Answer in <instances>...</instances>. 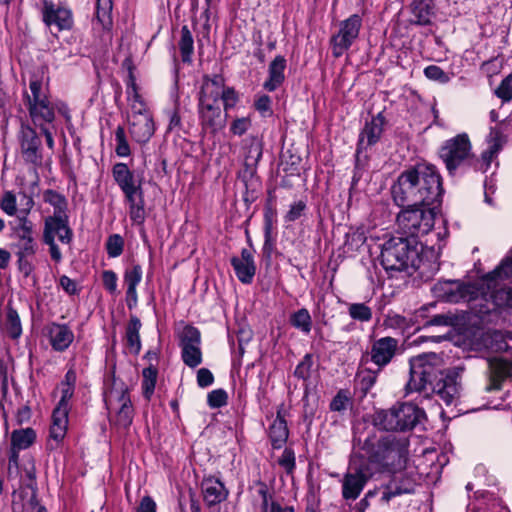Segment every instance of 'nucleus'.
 Returning <instances> with one entry per match:
<instances>
[{"label":"nucleus","mask_w":512,"mask_h":512,"mask_svg":"<svg viewBox=\"0 0 512 512\" xmlns=\"http://www.w3.org/2000/svg\"><path fill=\"white\" fill-rule=\"evenodd\" d=\"M348 402L349 397L347 393L343 390H340L332 399L330 403V409L332 411L341 412L346 409Z\"/></svg>","instance_id":"62"},{"label":"nucleus","mask_w":512,"mask_h":512,"mask_svg":"<svg viewBox=\"0 0 512 512\" xmlns=\"http://www.w3.org/2000/svg\"><path fill=\"white\" fill-rule=\"evenodd\" d=\"M425 418V412L412 403H402L374 415L375 426L383 430L406 431L415 428Z\"/></svg>","instance_id":"6"},{"label":"nucleus","mask_w":512,"mask_h":512,"mask_svg":"<svg viewBox=\"0 0 512 512\" xmlns=\"http://www.w3.org/2000/svg\"><path fill=\"white\" fill-rule=\"evenodd\" d=\"M112 0H96V18L103 25L111 23Z\"/></svg>","instance_id":"47"},{"label":"nucleus","mask_w":512,"mask_h":512,"mask_svg":"<svg viewBox=\"0 0 512 512\" xmlns=\"http://www.w3.org/2000/svg\"><path fill=\"white\" fill-rule=\"evenodd\" d=\"M22 512H47L46 508L39 503L36 491H33L31 497L22 505Z\"/></svg>","instance_id":"63"},{"label":"nucleus","mask_w":512,"mask_h":512,"mask_svg":"<svg viewBox=\"0 0 512 512\" xmlns=\"http://www.w3.org/2000/svg\"><path fill=\"white\" fill-rule=\"evenodd\" d=\"M4 330L12 339H18L22 334L20 317L18 312L12 307L7 309Z\"/></svg>","instance_id":"39"},{"label":"nucleus","mask_w":512,"mask_h":512,"mask_svg":"<svg viewBox=\"0 0 512 512\" xmlns=\"http://www.w3.org/2000/svg\"><path fill=\"white\" fill-rule=\"evenodd\" d=\"M129 206L144 203L142 186L122 191Z\"/></svg>","instance_id":"61"},{"label":"nucleus","mask_w":512,"mask_h":512,"mask_svg":"<svg viewBox=\"0 0 512 512\" xmlns=\"http://www.w3.org/2000/svg\"><path fill=\"white\" fill-rule=\"evenodd\" d=\"M287 61L284 56L277 55L268 66V77L263 83V88L269 92L278 89L285 81Z\"/></svg>","instance_id":"27"},{"label":"nucleus","mask_w":512,"mask_h":512,"mask_svg":"<svg viewBox=\"0 0 512 512\" xmlns=\"http://www.w3.org/2000/svg\"><path fill=\"white\" fill-rule=\"evenodd\" d=\"M268 436L274 449H280L286 443L289 436V429L287 427V422L281 413V410L277 411L276 417L270 424L268 429Z\"/></svg>","instance_id":"28"},{"label":"nucleus","mask_w":512,"mask_h":512,"mask_svg":"<svg viewBox=\"0 0 512 512\" xmlns=\"http://www.w3.org/2000/svg\"><path fill=\"white\" fill-rule=\"evenodd\" d=\"M372 473L367 464L351 466L341 479V494L344 500L354 501L363 491Z\"/></svg>","instance_id":"13"},{"label":"nucleus","mask_w":512,"mask_h":512,"mask_svg":"<svg viewBox=\"0 0 512 512\" xmlns=\"http://www.w3.org/2000/svg\"><path fill=\"white\" fill-rule=\"evenodd\" d=\"M28 111L33 123L40 127L52 123L55 119L54 108L49 100L33 104Z\"/></svg>","instance_id":"30"},{"label":"nucleus","mask_w":512,"mask_h":512,"mask_svg":"<svg viewBox=\"0 0 512 512\" xmlns=\"http://www.w3.org/2000/svg\"><path fill=\"white\" fill-rule=\"evenodd\" d=\"M0 208L8 216H14L17 213L16 196L11 191H6L0 198Z\"/></svg>","instance_id":"51"},{"label":"nucleus","mask_w":512,"mask_h":512,"mask_svg":"<svg viewBox=\"0 0 512 512\" xmlns=\"http://www.w3.org/2000/svg\"><path fill=\"white\" fill-rule=\"evenodd\" d=\"M414 481L407 476H395L382 488L381 501L388 503L392 498L414 492Z\"/></svg>","instance_id":"25"},{"label":"nucleus","mask_w":512,"mask_h":512,"mask_svg":"<svg viewBox=\"0 0 512 512\" xmlns=\"http://www.w3.org/2000/svg\"><path fill=\"white\" fill-rule=\"evenodd\" d=\"M399 351V341L393 337L376 339L370 350V359L377 365L378 371L387 366Z\"/></svg>","instance_id":"17"},{"label":"nucleus","mask_w":512,"mask_h":512,"mask_svg":"<svg viewBox=\"0 0 512 512\" xmlns=\"http://www.w3.org/2000/svg\"><path fill=\"white\" fill-rule=\"evenodd\" d=\"M68 409L55 407L52 413V425L50 427V437L56 442H60L66 435L68 426Z\"/></svg>","instance_id":"31"},{"label":"nucleus","mask_w":512,"mask_h":512,"mask_svg":"<svg viewBox=\"0 0 512 512\" xmlns=\"http://www.w3.org/2000/svg\"><path fill=\"white\" fill-rule=\"evenodd\" d=\"M104 401L111 423L124 429L132 424L134 409L124 382L113 378L111 387L104 393Z\"/></svg>","instance_id":"7"},{"label":"nucleus","mask_w":512,"mask_h":512,"mask_svg":"<svg viewBox=\"0 0 512 512\" xmlns=\"http://www.w3.org/2000/svg\"><path fill=\"white\" fill-rule=\"evenodd\" d=\"M116 148L115 152L119 157H128L130 155V147L126 139L125 130L122 126H118L115 131Z\"/></svg>","instance_id":"48"},{"label":"nucleus","mask_w":512,"mask_h":512,"mask_svg":"<svg viewBox=\"0 0 512 512\" xmlns=\"http://www.w3.org/2000/svg\"><path fill=\"white\" fill-rule=\"evenodd\" d=\"M179 346L181 358L185 365L195 368L202 363L201 334L200 331L191 325H186L181 334Z\"/></svg>","instance_id":"12"},{"label":"nucleus","mask_w":512,"mask_h":512,"mask_svg":"<svg viewBox=\"0 0 512 512\" xmlns=\"http://www.w3.org/2000/svg\"><path fill=\"white\" fill-rule=\"evenodd\" d=\"M124 249V240L119 234L110 235L106 241V251L109 257L120 256Z\"/></svg>","instance_id":"49"},{"label":"nucleus","mask_w":512,"mask_h":512,"mask_svg":"<svg viewBox=\"0 0 512 512\" xmlns=\"http://www.w3.org/2000/svg\"><path fill=\"white\" fill-rule=\"evenodd\" d=\"M255 109L263 116H271L273 111L271 108V98L268 95L259 96L254 103Z\"/></svg>","instance_id":"58"},{"label":"nucleus","mask_w":512,"mask_h":512,"mask_svg":"<svg viewBox=\"0 0 512 512\" xmlns=\"http://www.w3.org/2000/svg\"><path fill=\"white\" fill-rule=\"evenodd\" d=\"M179 50L181 53L183 62H190L191 56L194 51V40L192 33L190 32L188 26L184 25L181 28V38L179 41Z\"/></svg>","instance_id":"40"},{"label":"nucleus","mask_w":512,"mask_h":512,"mask_svg":"<svg viewBox=\"0 0 512 512\" xmlns=\"http://www.w3.org/2000/svg\"><path fill=\"white\" fill-rule=\"evenodd\" d=\"M29 89L31 94H25L28 108L33 104L41 103L49 100L47 95V87L43 84L42 80L33 76L30 79Z\"/></svg>","instance_id":"35"},{"label":"nucleus","mask_w":512,"mask_h":512,"mask_svg":"<svg viewBox=\"0 0 512 512\" xmlns=\"http://www.w3.org/2000/svg\"><path fill=\"white\" fill-rule=\"evenodd\" d=\"M262 156V148L258 143H252L247 150L244 161L242 178L244 181L252 179L256 174L257 164Z\"/></svg>","instance_id":"33"},{"label":"nucleus","mask_w":512,"mask_h":512,"mask_svg":"<svg viewBox=\"0 0 512 512\" xmlns=\"http://www.w3.org/2000/svg\"><path fill=\"white\" fill-rule=\"evenodd\" d=\"M251 127L250 117L236 118L230 126V131L234 135L241 136L245 134Z\"/></svg>","instance_id":"57"},{"label":"nucleus","mask_w":512,"mask_h":512,"mask_svg":"<svg viewBox=\"0 0 512 512\" xmlns=\"http://www.w3.org/2000/svg\"><path fill=\"white\" fill-rule=\"evenodd\" d=\"M354 448L365 451L370 464L383 472L396 473L406 467L408 460V439L395 434L382 436L367 435L362 440L355 436L353 439Z\"/></svg>","instance_id":"3"},{"label":"nucleus","mask_w":512,"mask_h":512,"mask_svg":"<svg viewBox=\"0 0 512 512\" xmlns=\"http://www.w3.org/2000/svg\"><path fill=\"white\" fill-rule=\"evenodd\" d=\"M362 26V18L353 14L339 23V30L331 37L330 44L334 57H341L358 38Z\"/></svg>","instance_id":"11"},{"label":"nucleus","mask_w":512,"mask_h":512,"mask_svg":"<svg viewBox=\"0 0 512 512\" xmlns=\"http://www.w3.org/2000/svg\"><path fill=\"white\" fill-rule=\"evenodd\" d=\"M385 117L382 112H379L376 116L372 117L369 122H366L365 126L359 134L357 144V157H359L363 150L368 147L375 145L381 138L383 133V126L385 124Z\"/></svg>","instance_id":"18"},{"label":"nucleus","mask_w":512,"mask_h":512,"mask_svg":"<svg viewBox=\"0 0 512 512\" xmlns=\"http://www.w3.org/2000/svg\"><path fill=\"white\" fill-rule=\"evenodd\" d=\"M380 260L388 273L406 271L411 274L421 262L417 240L391 237L382 245Z\"/></svg>","instance_id":"5"},{"label":"nucleus","mask_w":512,"mask_h":512,"mask_svg":"<svg viewBox=\"0 0 512 512\" xmlns=\"http://www.w3.org/2000/svg\"><path fill=\"white\" fill-rule=\"evenodd\" d=\"M499 149V145L497 143H494L488 150L484 151L481 155V160L478 161V165L476 166V168L486 171V169L490 165L492 158L498 152Z\"/></svg>","instance_id":"60"},{"label":"nucleus","mask_w":512,"mask_h":512,"mask_svg":"<svg viewBox=\"0 0 512 512\" xmlns=\"http://www.w3.org/2000/svg\"><path fill=\"white\" fill-rule=\"evenodd\" d=\"M210 89L217 92V101L222 100L224 111L227 114L228 111L236 106L239 101V94L233 88L225 85V80L221 75L204 76Z\"/></svg>","instance_id":"23"},{"label":"nucleus","mask_w":512,"mask_h":512,"mask_svg":"<svg viewBox=\"0 0 512 512\" xmlns=\"http://www.w3.org/2000/svg\"><path fill=\"white\" fill-rule=\"evenodd\" d=\"M142 275V267L139 264H134L127 268L124 273V283L127 286V290L136 289L142 280Z\"/></svg>","instance_id":"46"},{"label":"nucleus","mask_w":512,"mask_h":512,"mask_svg":"<svg viewBox=\"0 0 512 512\" xmlns=\"http://www.w3.org/2000/svg\"><path fill=\"white\" fill-rule=\"evenodd\" d=\"M391 193L398 206L436 208L443 194L441 176L434 165H417L399 175Z\"/></svg>","instance_id":"2"},{"label":"nucleus","mask_w":512,"mask_h":512,"mask_svg":"<svg viewBox=\"0 0 512 512\" xmlns=\"http://www.w3.org/2000/svg\"><path fill=\"white\" fill-rule=\"evenodd\" d=\"M47 337L56 352L66 351L74 341V332L67 324L52 322L46 327Z\"/></svg>","instance_id":"22"},{"label":"nucleus","mask_w":512,"mask_h":512,"mask_svg":"<svg viewBox=\"0 0 512 512\" xmlns=\"http://www.w3.org/2000/svg\"><path fill=\"white\" fill-rule=\"evenodd\" d=\"M403 209L397 216L399 230L405 238L416 239L426 235L434 226L435 207L401 206Z\"/></svg>","instance_id":"9"},{"label":"nucleus","mask_w":512,"mask_h":512,"mask_svg":"<svg viewBox=\"0 0 512 512\" xmlns=\"http://www.w3.org/2000/svg\"><path fill=\"white\" fill-rule=\"evenodd\" d=\"M495 94L503 102L512 100V72L506 76L495 90Z\"/></svg>","instance_id":"54"},{"label":"nucleus","mask_w":512,"mask_h":512,"mask_svg":"<svg viewBox=\"0 0 512 512\" xmlns=\"http://www.w3.org/2000/svg\"><path fill=\"white\" fill-rule=\"evenodd\" d=\"M366 242V235L363 229H356L346 234L345 245L351 250L359 249Z\"/></svg>","instance_id":"53"},{"label":"nucleus","mask_w":512,"mask_h":512,"mask_svg":"<svg viewBox=\"0 0 512 512\" xmlns=\"http://www.w3.org/2000/svg\"><path fill=\"white\" fill-rule=\"evenodd\" d=\"M21 154L24 160L35 166L42 164L43 155L41 139L36 131L29 126H22L19 132Z\"/></svg>","instance_id":"14"},{"label":"nucleus","mask_w":512,"mask_h":512,"mask_svg":"<svg viewBox=\"0 0 512 512\" xmlns=\"http://www.w3.org/2000/svg\"><path fill=\"white\" fill-rule=\"evenodd\" d=\"M36 439V433L32 428L14 430L11 434V446L14 450L29 448Z\"/></svg>","instance_id":"37"},{"label":"nucleus","mask_w":512,"mask_h":512,"mask_svg":"<svg viewBox=\"0 0 512 512\" xmlns=\"http://www.w3.org/2000/svg\"><path fill=\"white\" fill-rule=\"evenodd\" d=\"M424 75L432 81L441 84L448 83L451 79L450 75L437 65H429L424 69Z\"/></svg>","instance_id":"52"},{"label":"nucleus","mask_w":512,"mask_h":512,"mask_svg":"<svg viewBox=\"0 0 512 512\" xmlns=\"http://www.w3.org/2000/svg\"><path fill=\"white\" fill-rule=\"evenodd\" d=\"M231 265L239 281L243 284H250L256 273V265L253 254L249 249L243 248L241 256L231 258Z\"/></svg>","instance_id":"24"},{"label":"nucleus","mask_w":512,"mask_h":512,"mask_svg":"<svg viewBox=\"0 0 512 512\" xmlns=\"http://www.w3.org/2000/svg\"><path fill=\"white\" fill-rule=\"evenodd\" d=\"M252 493L253 502H259L260 512H296L293 505L281 504L277 501L266 483L262 481H256L250 487Z\"/></svg>","instance_id":"15"},{"label":"nucleus","mask_w":512,"mask_h":512,"mask_svg":"<svg viewBox=\"0 0 512 512\" xmlns=\"http://www.w3.org/2000/svg\"><path fill=\"white\" fill-rule=\"evenodd\" d=\"M440 157L450 174L461 165L471 164V143L467 134H459L447 140L440 149Z\"/></svg>","instance_id":"10"},{"label":"nucleus","mask_w":512,"mask_h":512,"mask_svg":"<svg viewBox=\"0 0 512 512\" xmlns=\"http://www.w3.org/2000/svg\"><path fill=\"white\" fill-rule=\"evenodd\" d=\"M198 118L202 129L213 134L225 126L227 118L217 101V92L210 89L204 77L198 93Z\"/></svg>","instance_id":"8"},{"label":"nucleus","mask_w":512,"mask_h":512,"mask_svg":"<svg viewBox=\"0 0 512 512\" xmlns=\"http://www.w3.org/2000/svg\"><path fill=\"white\" fill-rule=\"evenodd\" d=\"M412 318H407L400 314H389L384 320V325L388 328L405 332L413 326Z\"/></svg>","instance_id":"44"},{"label":"nucleus","mask_w":512,"mask_h":512,"mask_svg":"<svg viewBox=\"0 0 512 512\" xmlns=\"http://www.w3.org/2000/svg\"><path fill=\"white\" fill-rule=\"evenodd\" d=\"M207 402L211 408H220L227 403V393L223 389L213 390L208 394Z\"/></svg>","instance_id":"55"},{"label":"nucleus","mask_w":512,"mask_h":512,"mask_svg":"<svg viewBox=\"0 0 512 512\" xmlns=\"http://www.w3.org/2000/svg\"><path fill=\"white\" fill-rule=\"evenodd\" d=\"M112 175L121 191L142 186L141 178L135 176L125 163H116L112 168Z\"/></svg>","instance_id":"29"},{"label":"nucleus","mask_w":512,"mask_h":512,"mask_svg":"<svg viewBox=\"0 0 512 512\" xmlns=\"http://www.w3.org/2000/svg\"><path fill=\"white\" fill-rule=\"evenodd\" d=\"M42 3V20L47 27H55L57 31L68 30L72 27L73 17L69 9L56 6L49 0H43Z\"/></svg>","instance_id":"16"},{"label":"nucleus","mask_w":512,"mask_h":512,"mask_svg":"<svg viewBox=\"0 0 512 512\" xmlns=\"http://www.w3.org/2000/svg\"><path fill=\"white\" fill-rule=\"evenodd\" d=\"M141 321L136 315H131L129 322L126 326L125 338H126V346L129 351L135 355L139 354L141 350V340H140V329H141Z\"/></svg>","instance_id":"32"},{"label":"nucleus","mask_w":512,"mask_h":512,"mask_svg":"<svg viewBox=\"0 0 512 512\" xmlns=\"http://www.w3.org/2000/svg\"><path fill=\"white\" fill-rule=\"evenodd\" d=\"M349 316L359 322H369L372 319V309L365 303H351L348 306Z\"/></svg>","instance_id":"43"},{"label":"nucleus","mask_w":512,"mask_h":512,"mask_svg":"<svg viewBox=\"0 0 512 512\" xmlns=\"http://www.w3.org/2000/svg\"><path fill=\"white\" fill-rule=\"evenodd\" d=\"M487 380L485 390L490 392L500 390L505 380L512 376V362L502 358H493L487 361Z\"/></svg>","instance_id":"19"},{"label":"nucleus","mask_w":512,"mask_h":512,"mask_svg":"<svg viewBox=\"0 0 512 512\" xmlns=\"http://www.w3.org/2000/svg\"><path fill=\"white\" fill-rule=\"evenodd\" d=\"M305 210H306V203L303 200L294 202L290 206V209L287 212V214L285 215V220L288 222H294L303 215Z\"/></svg>","instance_id":"59"},{"label":"nucleus","mask_w":512,"mask_h":512,"mask_svg":"<svg viewBox=\"0 0 512 512\" xmlns=\"http://www.w3.org/2000/svg\"><path fill=\"white\" fill-rule=\"evenodd\" d=\"M43 200L54 208V213L50 217L68 216V202L64 195L48 189L43 194Z\"/></svg>","instance_id":"36"},{"label":"nucleus","mask_w":512,"mask_h":512,"mask_svg":"<svg viewBox=\"0 0 512 512\" xmlns=\"http://www.w3.org/2000/svg\"><path fill=\"white\" fill-rule=\"evenodd\" d=\"M497 279L487 274L476 282L439 281L433 286L434 295L449 303L467 302L472 315L482 324L509 321L512 310V288L499 289Z\"/></svg>","instance_id":"1"},{"label":"nucleus","mask_w":512,"mask_h":512,"mask_svg":"<svg viewBox=\"0 0 512 512\" xmlns=\"http://www.w3.org/2000/svg\"><path fill=\"white\" fill-rule=\"evenodd\" d=\"M63 244H69L73 237V232L69 227L68 216L50 217L44 221L43 240H55V238Z\"/></svg>","instance_id":"20"},{"label":"nucleus","mask_w":512,"mask_h":512,"mask_svg":"<svg viewBox=\"0 0 512 512\" xmlns=\"http://www.w3.org/2000/svg\"><path fill=\"white\" fill-rule=\"evenodd\" d=\"M14 238L13 247L16 249V255H34L36 243L33 232L14 231Z\"/></svg>","instance_id":"34"},{"label":"nucleus","mask_w":512,"mask_h":512,"mask_svg":"<svg viewBox=\"0 0 512 512\" xmlns=\"http://www.w3.org/2000/svg\"><path fill=\"white\" fill-rule=\"evenodd\" d=\"M201 488L204 501L210 507L225 501L228 497V490L216 477L209 476L204 478L201 483Z\"/></svg>","instance_id":"26"},{"label":"nucleus","mask_w":512,"mask_h":512,"mask_svg":"<svg viewBox=\"0 0 512 512\" xmlns=\"http://www.w3.org/2000/svg\"><path fill=\"white\" fill-rule=\"evenodd\" d=\"M129 132L138 143H147L155 132L152 114H138L129 116Z\"/></svg>","instance_id":"21"},{"label":"nucleus","mask_w":512,"mask_h":512,"mask_svg":"<svg viewBox=\"0 0 512 512\" xmlns=\"http://www.w3.org/2000/svg\"><path fill=\"white\" fill-rule=\"evenodd\" d=\"M488 336L492 340V348L496 351H506L508 349L506 339H512L511 332H503L500 330L491 331L488 333Z\"/></svg>","instance_id":"50"},{"label":"nucleus","mask_w":512,"mask_h":512,"mask_svg":"<svg viewBox=\"0 0 512 512\" xmlns=\"http://www.w3.org/2000/svg\"><path fill=\"white\" fill-rule=\"evenodd\" d=\"M279 465L285 469L287 473H292L295 469V454L292 449L285 448L278 460Z\"/></svg>","instance_id":"56"},{"label":"nucleus","mask_w":512,"mask_h":512,"mask_svg":"<svg viewBox=\"0 0 512 512\" xmlns=\"http://www.w3.org/2000/svg\"><path fill=\"white\" fill-rule=\"evenodd\" d=\"M117 275L112 270H105L102 273V281L106 290H108L111 294L115 293L117 290Z\"/></svg>","instance_id":"64"},{"label":"nucleus","mask_w":512,"mask_h":512,"mask_svg":"<svg viewBox=\"0 0 512 512\" xmlns=\"http://www.w3.org/2000/svg\"><path fill=\"white\" fill-rule=\"evenodd\" d=\"M440 357L436 353H424L410 359V379L405 386L406 394L412 392H437L446 404H450L456 388L443 384L439 367Z\"/></svg>","instance_id":"4"},{"label":"nucleus","mask_w":512,"mask_h":512,"mask_svg":"<svg viewBox=\"0 0 512 512\" xmlns=\"http://www.w3.org/2000/svg\"><path fill=\"white\" fill-rule=\"evenodd\" d=\"M127 94L131 101V115L151 114L148 108L146 107V104L142 100L140 94L138 93L136 84L134 82H132L131 85L128 86Z\"/></svg>","instance_id":"42"},{"label":"nucleus","mask_w":512,"mask_h":512,"mask_svg":"<svg viewBox=\"0 0 512 512\" xmlns=\"http://www.w3.org/2000/svg\"><path fill=\"white\" fill-rule=\"evenodd\" d=\"M143 381H142V389L143 395L146 399H150L151 395L154 392L156 379H157V369L153 366H149L143 369L142 372Z\"/></svg>","instance_id":"45"},{"label":"nucleus","mask_w":512,"mask_h":512,"mask_svg":"<svg viewBox=\"0 0 512 512\" xmlns=\"http://www.w3.org/2000/svg\"><path fill=\"white\" fill-rule=\"evenodd\" d=\"M291 325L305 334L310 333L312 328V319L306 308L299 309L290 317Z\"/></svg>","instance_id":"41"},{"label":"nucleus","mask_w":512,"mask_h":512,"mask_svg":"<svg viewBox=\"0 0 512 512\" xmlns=\"http://www.w3.org/2000/svg\"><path fill=\"white\" fill-rule=\"evenodd\" d=\"M412 22L417 25H427L431 21L432 9L424 0H415L412 3Z\"/></svg>","instance_id":"38"}]
</instances>
